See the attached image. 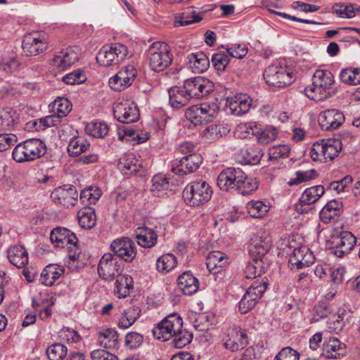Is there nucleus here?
Instances as JSON below:
<instances>
[{
    "instance_id": "nucleus-1",
    "label": "nucleus",
    "mask_w": 360,
    "mask_h": 360,
    "mask_svg": "<svg viewBox=\"0 0 360 360\" xmlns=\"http://www.w3.org/2000/svg\"><path fill=\"white\" fill-rule=\"evenodd\" d=\"M152 332L155 338L162 342L172 339V344L179 349L188 345L193 339V334L183 328V320L176 313L166 316L154 327Z\"/></svg>"
},
{
    "instance_id": "nucleus-2",
    "label": "nucleus",
    "mask_w": 360,
    "mask_h": 360,
    "mask_svg": "<svg viewBox=\"0 0 360 360\" xmlns=\"http://www.w3.org/2000/svg\"><path fill=\"white\" fill-rule=\"evenodd\" d=\"M334 82V77L330 71L316 70L313 75L312 84L304 89L305 94L315 101L328 98L331 96L330 90Z\"/></svg>"
},
{
    "instance_id": "nucleus-3",
    "label": "nucleus",
    "mask_w": 360,
    "mask_h": 360,
    "mask_svg": "<svg viewBox=\"0 0 360 360\" xmlns=\"http://www.w3.org/2000/svg\"><path fill=\"white\" fill-rule=\"evenodd\" d=\"M46 146L39 139H30L18 143L13 149L12 156L17 162L34 161L44 156Z\"/></svg>"
},
{
    "instance_id": "nucleus-4",
    "label": "nucleus",
    "mask_w": 360,
    "mask_h": 360,
    "mask_svg": "<svg viewBox=\"0 0 360 360\" xmlns=\"http://www.w3.org/2000/svg\"><path fill=\"white\" fill-rule=\"evenodd\" d=\"M347 138L322 139L314 143L310 150V156L314 161L327 162L333 160L342 150Z\"/></svg>"
},
{
    "instance_id": "nucleus-5",
    "label": "nucleus",
    "mask_w": 360,
    "mask_h": 360,
    "mask_svg": "<svg viewBox=\"0 0 360 360\" xmlns=\"http://www.w3.org/2000/svg\"><path fill=\"white\" fill-rule=\"evenodd\" d=\"M212 195L211 186L204 180H195L189 183L183 191L185 202L193 207L200 206L208 202Z\"/></svg>"
},
{
    "instance_id": "nucleus-6",
    "label": "nucleus",
    "mask_w": 360,
    "mask_h": 360,
    "mask_svg": "<svg viewBox=\"0 0 360 360\" xmlns=\"http://www.w3.org/2000/svg\"><path fill=\"white\" fill-rule=\"evenodd\" d=\"M50 239L57 247L67 248L69 259L77 261L79 259L81 252L77 246L78 239L74 233L65 228L58 227L51 231Z\"/></svg>"
},
{
    "instance_id": "nucleus-7",
    "label": "nucleus",
    "mask_w": 360,
    "mask_h": 360,
    "mask_svg": "<svg viewBox=\"0 0 360 360\" xmlns=\"http://www.w3.org/2000/svg\"><path fill=\"white\" fill-rule=\"evenodd\" d=\"M128 53V48L124 44L120 43L106 44L98 51L96 60L102 66L115 65L122 62Z\"/></svg>"
},
{
    "instance_id": "nucleus-8",
    "label": "nucleus",
    "mask_w": 360,
    "mask_h": 360,
    "mask_svg": "<svg viewBox=\"0 0 360 360\" xmlns=\"http://www.w3.org/2000/svg\"><path fill=\"white\" fill-rule=\"evenodd\" d=\"M150 68L155 72L164 70L172 62V57L166 43L156 41L148 50Z\"/></svg>"
},
{
    "instance_id": "nucleus-9",
    "label": "nucleus",
    "mask_w": 360,
    "mask_h": 360,
    "mask_svg": "<svg viewBox=\"0 0 360 360\" xmlns=\"http://www.w3.org/2000/svg\"><path fill=\"white\" fill-rule=\"evenodd\" d=\"M124 265L118 257L111 253H105L98 265V274L103 280L111 281L123 271Z\"/></svg>"
},
{
    "instance_id": "nucleus-10",
    "label": "nucleus",
    "mask_w": 360,
    "mask_h": 360,
    "mask_svg": "<svg viewBox=\"0 0 360 360\" xmlns=\"http://www.w3.org/2000/svg\"><path fill=\"white\" fill-rule=\"evenodd\" d=\"M264 78L267 84L276 87H284L294 81V76L286 68L271 65L266 68Z\"/></svg>"
},
{
    "instance_id": "nucleus-11",
    "label": "nucleus",
    "mask_w": 360,
    "mask_h": 360,
    "mask_svg": "<svg viewBox=\"0 0 360 360\" xmlns=\"http://www.w3.org/2000/svg\"><path fill=\"white\" fill-rule=\"evenodd\" d=\"M266 288L267 283L266 281H254L239 302V311L242 314H246L253 309Z\"/></svg>"
},
{
    "instance_id": "nucleus-12",
    "label": "nucleus",
    "mask_w": 360,
    "mask_h": 360,
    "mask_svg": "<svg viewBox=\"0 0 360 360\" xmlns=\"http://www.w3.org/2000/svg\"><path fill=\"white\" fill-rule=\"evenodd\" d=\"M356 243V237L349 231H342L331 238L330 251L334 255L342 257L348 254Z\"/></svg>"
},
{
    "instance_id": "nucleus-13",
    "label": "nucleus",
    "mask_w": 360,
    "mask_h": 360,
    "mask_svg": "<svg viewBox=\"0 0 360 360\" xmlns=\"http://www.w3.org/2000/svg\"><path fill=\"white\" fill-rule=\"evenodd\" d=\"M183 86L190 98H202L208 95L214 89V84L203 77H195L184 81Z\"/></svg>"
},
{
    "instance_id": "nucleus-14",
    "label": "nucleus",
    "mask_w": 360,
    "mask_h": 360,
    "mask_svg": "<svg viewBox=\"0 0 360 360\" xmlns=\"http://www.w3.org/2000/svg\"><path fill=\"white\" fill-rule=\"evenodd\" d=\"M137 77V70L132 65H126L109 79L111 89L121 91L132 85Z\"/></svg>"
},
{
    "instance_id": "nucleus-15",
    "label": "nucleus",
    "mask_w": 360,
    "mask_h": 360,
    "mask_svg": "<svg viewBox=\"0 0 360 360\" xmlns=\"http://www.w3.org/2000/svg\"><path fill=\"white\" fill-rule=\"evenodd\" d=\"M48 44L44 34L32 33L24 37L22 48L27 56H33L45 51L48 48Z\"/></svg>"
},
{
    "instance_id": "nucleus-16",
    "label": "nucleus",
    "mask_w": 360,
    "mask_h": 360,
    "mask_svg": "<svg viewBox=\"0 0 360 360\" xmlns=\"http://www.w3.org/2000/svg\"><path fill=\"white\" fill-rule=\"evenodd\" d=\"M113 115L117 121L126 124L138 121L140 115L136 105L129 101L115 103Z\"/></svg>"
},
{
    "instance_id": "nucleus-17",
    "label": "nucleus",
    "mask_w": 360,
    "mask_h": 360,
    "mask_svg": "<svg viewBox=\"0 0 360 360\" xmlns=\"http://www.w3.org/2000/svg\"><path fill=\"white\" fill-rule=\"evenodd\" d=\"M51 197L56 204L68 208L77 204L78 192L74 186L66 184L55 188Z\"/></svg>"
},
{
    "instance_id": "nucleus-18",
    "label": "nucleus",
    "mask_w": 360,
    "mask_h": 360,
    "mask_svg": "<svg viewBox=\"0 0 360 360\" xmlns=\"http://www.w3.org/2000/svg\"><path fill=\"white\" fill-rule=\"evenodd\" d=\"M114 255L120 259L131 262L136 255V247L133 240L129 238L115 240L110 245Z\"/></svg>"
},
{
    "instance_id": "nucleus-19",
    "label": "nucleus",
    "mask_w": 360,
    "mask_h": 360,
    "mask_svg": "<svg viewBox=\"0 0 360 360\" xmlns=\"http://www.w3.org/2000/svg\"><path fill=\"white\" fill-rule=\"evenodd\" d=\"M325 189L321 185L307 188L302 193L299 202L295 204V210L300 214L308 212L311 208L310 205L316 202L324 194Z\"/></svg>"
},
{
    "instance_id": "nucleus-20",
    "label": "nucleus",
    "mask_w": 360,
    "mask_h": 360,
    "mask_svg": "<svg viewBox=\"0 0 360 360\" xmlns=\"http://www.w3.org/2000/svg\"><path fill=\"white\" fill-rule=\"evenodd\" d=\"M202 162V158L198 153H191L173 162L172 172L179 176H184L195 172Z\"/></svg>"
},
{
    "instance_id": "nucleus-21",
    "label": "nucleus",
    "mask_w": 360,
    "mask_h": 360,
    "mask_svg": "<svg viewBox=\"0 0 360 360\" xmlns=\"http://www.w3.org/2000/svg\"><path fill=\"white\" fill-rule=\"evenodd\" d=\"M248 344V337L246 333L236 326L228 330L227 335L224 339V347L231 352L243 349Z\"/></svg>"
},
{
    "instance_id": "nucleus-22",
    "label": "nucleus",
    "mask_w": 360,
    "mask_h": 360,
    "mask_svg": "<svg viewBox=\"0 0 360 360\" xmlns=\"http://www.w3.org/2000/svg\"><path fill=\"white\" fill-rule=\"evenodd\" d=\"M344 121L343 113L338 109H328L322 111L319 115V124L326 131L338 129Z\"/></svg>"
},
{
    "instance_id": "nucleus-23",
    "label": "nucleus",
    "mask_w": 360,
    "mask_h": 360,
    "mask_svg": "<svg viewBox=\"0 0 360 360\" xmlns=\"http://www.w3.org/2000/svg\"><path fill=\"white\" fill-rule=\"evenodd\" d=\"M78 59L79 53L72 48H68L55 55L50 64L60 70H65L74 65Z\"/></svg>"
},
{
    "instance_id": "nucleus-24",
    "label": "nucleus",
    "mask_w": 360,
    "mask_h": 360,
    "mask_svg": "<svg viewBox=\"0 0 360 360\" xmlns=\"http://www.w3.org/2000/svg\"><path fill=\"white\" fill-rule=\"evenodd\" d=\"M315 260L313 252L306 246L295 248L289 258V263L297 269H303L312 264Z\"/></svg>"
},
{
    "instance_id": "nucleus-25",
    "label": "nucleus",
    "mask_w": 360,
    "mask_h": 360,
    "mask_svg": "<svg viewBox=\"0 0 360 360\" xmlns=\"http://www.w3.org/2000/svg\"><path fill=\"white\" fill-rule=\"evenodd\" d=\"M252 104V101L250 96L246 94H238L228 98L226 107L232 114L241 115L249 111Z\"/></svg>"
},
{
    "instance_id": "nucleus-26",
    "label": "nucleus",
    "mask_w": 360,
    "mask_h": 360,
    "mask_svg": "<svg viewBox=\"0 0 360 360\" xmlns=\"http://www.w3.org/2000/svg\"><path fill=\"white\" fill-rule=\"evenodd\" d=\"M228 257L222 252L213 251L209 253L206 265L208 271L217 274L222 271V270L228 265Z\"/></svg>"
},
{
    "instance_id": "nucleus-27",
    "label": "nucleus",
    "mask_w": 360,
    "mask_h": 360,
    "mask_svg": "<svg viewBox=\"0 0 360 360\" xmlns=\"http://www.w3.org/2000/svg\"><path fill=\"white\" fill-rule=\"evenodd\" d=\"M346 345L337 338H330L323 345L322 354L328 359H337L345 353Z\"/></svg>"
},
{
    "instance_id": "nucleus-28",
    "label": "nucleus",
    "mask_w": 360,
    "mask_h": 360,
    "mask_svg": "<svg viewBox=\"0 0 360 360\" xmlns=\"http://www.w3.org/2000/svg\"><path fill=\"white\" fill-rule=\"evenodd\" d=\"M179 288L184 295H192L197 292L199 288V282L191 271H185L181 274L177 280Z\"/></svg>"
},
{
    "instance_id": "nucleus-29",
    "label": "nucleus",
    "mask_w": 360,
    "mask_h": 360,
    "mask_svg": "<svg viewBox=\"0 0 360 360\" xmlns=\"http://www.w3.org/2000/svg\"><path fill=\"white\" fill-rule=\"evenodd\" d=\"M169 104L173 108H181L191 99L184 86H172L168 90Z\"/></svg>"
},
{
    "instance_id": "nucleus-30",
    "label": "nucleus",
    "mask_w": 360,
    "mask_h": 360,
    "mask_svg": "<svg viewBox=\"0 0 360 360\" xmlns=\"http://www.w3.org/2000/svg\"><path fill=\"white\" fill-rule=\"evenodd\" d=\"M187 59L189 68L195 73L203 72L210 66L208 57L201 51L188 54Z\"/></svg>"
},
{
    "instance_id": "nucleus-31",
    "label": "nucleus",
    "mask_w": 360,
    "mask_h": 360,
    "mask_svg": "<svg viewBox=\"0 0 360 360\" xmlns=\"http://www.w3.org/2000/svg\"><path fill=\"white\" fill-rule=\"evenodd\" d=\"M115 279V294L118 298H125L130 294V290L134 288L133 278L128 274H122V273Z\"/></svg>"
},
{
    "instance_id": "nucleus-32",
    "label": "nucleus",
    "mask_w": 360,
    "mask_h": 360,
    "mask_svg": "<svg viewBox=\"0 0 360 360\" xmlns=\"http://www.w3.org/2000/svg\"><path fill=\"white\" fill-rule=\"evenodd\" d=\"M10 262L18 268H22L28 262V253L23 246L17 245L8 250Z\"/></svg>"
},
{
    "instance_id": "nucleus-33",
    "label": "nucleus",
    "mask_w": 360,
    "mask_h": 360,
    "mask_svg": "<svg viewBox=\"0 0 360 360\" xmlns=\"http://www.w3.org/2000/svg\"><path fill=\"white\" fill-rule=\"evenodd\" d=\"M64 273V268L57 264H49L42 271L40 281L42 284L51 286Z\"/></svg>"
},
{
    "instance_id": "nucleus-34",
    "label": "nucleus",
    "mask_w": 360,
    "mask_h": 360,
    "mask_svg": "<svg viewBox=\"0 0 360 360\" xmlns=\"http://www.w3.org/2000/svg\"><path fill=\"white\" fill-rule=\"evenodd\" d=\"M137 243L143 248H150L155 245L158 240L157 233L148 227H139L136 231Z\"/></svg>"
},
{
    "instance_id": "nucleus-35",
    "label": "nucleus",
    "mask_w": 360,
    "mask_h": 360,
    "mask_svg": "<svg viewBox=\"0 0 360 360\" xmlns=\"http://www.w3.org/2000/svg\"><path fill=\"white\" fill-rule=\"evenodd\" d=\"M90 147V143L83 136H74L70 139L68 146V153L71 157H76L86 152Z\"/></svg>"
},
{
    "instance_id": "nucleus-36",
    "label": "nucleus",
    "mask_w": 360,
    "mask_h": 360,
    "mask_svg": "<svg viewBox=\"0 0 360 360\" xmlns=\"http://www.w3.org/2000/svg\"><path fill=\"white\" fill-rule=\"evenodd\" d=\"M77 219L80 226L85 229H91L96 224L95 211L90 207L81 209L77 213Z\"/></svg>"
},
{
    "instance_id": "nucleus-37",
    "label": "nucleus",
    "mask_w": 360,
    "mask_h": 360,
    "mask_svg": "<svg viewBox=\"0 0 360 360\" xmlns=\"http://www.w3.org/2000/svg\"><path fill=\"white\" fill-rule=\"evenodd\" d=\"M177 259L172 254H165L156 261V269L161 274H167L176 266Z\"/></svg>"
},
{
    "instance_id": "nucleus-38",
    "label": "nucleus",
    "mask_w": 360,
    "mask_h": 360,
    "mask_svg": "<svg viewBox=\"0 0 360 360\" xmlns=\"http://www.w3.org/2000/svg\"><path fill=\"white\" fill-rule=\"evenodd\" d=\"M175 18L174 26L176 27L185 26L192 23L198 22L202 19V18L200 16L192 7L188 8L181 15L178 17L176 16Z\"/></svg>"
},
{
    "instance_id": "nucleus-39",
    "label": "nucleus",
    "mask_w": 360,
    "mask_h": 360,
    "mask_svg": "<svg viewBox=\"0 0 360 360\" xmlns=\"http://www.w3.org/2000/svg\"><path fill=\"white\" fill-rule=\"evenodd\" d=\"M169 189L170 184L165 175L160 174L153 177L150 191L155 195H162Z\"/></svg>"
},
{
    "instance_id": "nucleus-40",
    "label": "nucleus",
    "mask_w": 360,
    "mask_h": 360,
    "mask_svg": "<svg viewBox=\"0 0 360 360\" xmlns=\"http://www.w3.org/2000/svg\"><path fill=\"white\" fill-rule=\"evenodd\" d=\"M342 212V203L336 200L330 201L322 209L320 212L321 219L326 222L338 216Z\"/></svg>"
},
{
    "instance_id": "nucleus-41",
    "label": "nucleus",
    "mask_w": 360,
    "mask_h": 360,
    "mask_svg": "<svg viewBox=\"0 0 360 360\" xmlns=\"http://www.w3.org/2000/svg\"><path fill=\"white\" fill-rule=\"evenodd\" d=\"M198 111L202 124L213 120L218 115V107L215 103H202L198 105Z\"/></svg>"
},
{
    "instance_id": "nucleus-42",
    "label": "nucleus",
    "mask_w": 360,
    "mask_h": 360,
    "mask_svg": "<svg viewBox=\"0 0 360 360\" xmlns=\"http://www.w3.org/2000/svg\"><path fill=\"white\" fill-rule=\"evenodd\" d=\"M233 167H228L223 169L218 175L217 179V184L218 187L225 191H230L233 190L232 186V175Z\"/></svg>"
},
{
    "instance_id": "nucleus-43",
    "label": "nucleus",
    "mask_w": 360,
    "mask_h": 360,
    "mask_svg": "<svg viewBox=\"0 0 360 360\" xmlns=\"http://www.w3.org/2000/svg\"><path fill=\"white\" fill-rule=\"evenodd\" d=\"M100 345L105 348H116L118 345V336L115 330L107 329L99 334Z\"/></svg>"
},
{
    "instance_id": "nucleus-44",
    "label": "nucleus",
    "mask_w": 360,
    "mask_h": 360,
    "mask_svg": "<svg viewBox=\"0 0 360 360\" xmlns=\"http://www.w3.org/2000/svg\"><path fill=\"white\" fill-rule=\"evenodd\" d=\"M101 195V191L98 188L89 187L81 191L79 199L83 205H87L95 204Z\"/></svg>"
},
{
    "instance_id": "nucleus-45",
    "label": "nucleus",
    "mask_w": 360,
    "mask_h": 360,
    "mask_svg": "<svg viewBox=\"0 0 360 360\" xmlns=\"http://www.w3.org/2000/svg\"><path fill=\"white\" fill-rule=\"evenodd\" d=\"M246 208L249 214L254 218L263 217L269 210V206L259 200L249 202Z\"/></svg>"
},
{
    "instance_id": "nucleus-46",
    "label": "nucleus",
    "mask_w": 360,
    "mask_h": 360,
    "mask_svg": "<svg viewBox=\"0 0 360 360\" xmlns=\"http://www.w3.org/2000/svg\"><path fill=\"white\" fill-rule=\"evenodd\" d=\"M86 131L96 138H103L109 132V127L105 122H90L86 126Z\"/></svg>"
},
{
    "instance_id": "nucleus-47",
    "label": "nucleus",
    "mask_w": 360,
    "mask_h": 360,
    "mask_svg": "<svg viewBox=\"0 0 360 360\" xmlns=\"http://www.w3.org/2000/svg\"><path fill=\"white\" fill-rule=\"evenodd\" d=\"M15 112L9 108L0 109V131L9 130L14 125Z\"/></svg>"
},
{
    "instance_id": "nucleus-48",
    "label": "nucleus",
    "mask_w": 360,
    "mask_h": 360,
    "mask_svg": "<svg viewBox=\"0 0 360 360\" xmlns=\"http://www.w3.org/2000/svg\"><path fill=\"white\" fill-rule=\"evenodd\" d=\"M263 262L259 259H253L245 267V274L248 278H255L264 273Z\"/></svg>"
},
{
    "instance_id": "nucleus-49",
    "label": "nucleus",
    "mask_w": 360,
    "mask_h": 360,
    "mask_svg": "<svg viewBox=\"0 0 360 360\" xmlns=\"http://www.w3.org/2000/svg\"><path fill=\"white\" fill-rule=\"evenodd\" d=\"M67 353L68 348L60 343H53L46 349V354L50 360H62Z\"/></svg>"
},
{
    "instance_id": "nucleus-50",
    "label": "nucleus",
    "mask_w": 360,
    "mask_h": 360,
    "mask_svg": "<svg viewBox=\"0 0 360 360\" xmlns=\"http://www.w3.org/2000/svg\"><path fill=\"white\" fill-rule=\"evenodd\" d=\"M138 316V310L134 307H130L129 309L125 310L124 314L119 320V328L122 329H127L129 328L136 321Z\"/></svg>"
},
{
    "instance_id": "nucleus-51",
    "label": "nucleus",
    "mask_w": 360,
    "mask_h": 360,
    "mask_svg": "<svg viewBox=\"0 0 360 360\" xmlns=\"http://www.w3.org/2000/svg\"><path fill=\"white\" fill-rule=\"evenodd\" d=\"M52 108L54 113L58 114L59 117H64L70 112L72 104L68 98H58L54 101Z\"/></svg>"
},
{
    "instance_id": "nucleus-52",
    "label": "nucleus",
    "mask_w": 360,
    "mask_h": 360,
    "mask_svg": "<svg viewBox=\"0 0 360 360\" xmlns=\"http://www.w3.org/2000/svg\"><path fill=\"white\" fill-rule=\"evenodd\" d=\"M243 153L246 162L250 165L259 163L264 155L262 149L257 146L248 147Z\"/></svg>"
},
{
    "instance_id": "nucleus-53",
    "label": "nucleus",
    "mask_w": 360,
    "mask_h": 360,
    "mask_svg": "<svg viewBox=\"0 0 360 360\" xmlns=\"http://www.w3.org/2000/svg\"><path fill=\"white\" fill-rule=\"evenodd\" d=\"M243 178L239 184L238 193L245 195L251 193L258 188V184L255 179L248 176L245 172L243 173Z\"/></svg>"
},
{
    "instance_id": "nucleus-54",
    "label": "nucleus",
    "mask_w": 360,
    "mask_h": 360,
    "mask_svg": "<svg viewBox=\"0 0 360 360\" xmlns=\"http://www.w3.org/2000/svg\"><path fill=\"white\" fill-rule=\"evenodd\" d=\"M290 148L287 144L274 146L269 150L268 155L270 160H278L288 157Z\"/></svg>"
},
{
    "instance_id": "nucleus-55",
    "label": "nucleus",
    "mask_w": 360,
    "mask_h": 360,
    "mask_svg": "<svg viewBox=\"0 0 360 360\" xmlns=\"http://www.w3.org/2000/svg\"><path fill=\"white\" fill-rule=\"evenodd\" d=\"M316 172L314 169L307 171H297L295 177L291 178L288 182L289 186H296L301 183L314 179L316 176Z\"/></svg>"
},
{
    "instance_id": "nucleus-56",
    "label": "nucleus",
    "mask_w": 360,
    "mask_h": 360,
    "mask_svg": "<svg viewBox=\"0 0 360 360\" xmlns=\"http://www.w3.org/2000/svg\"><path fill=\"white\" fill-rule=\"evenodd\" d=\"M256 136L259 143L269 144L276 139L278 131L274 127H266L261 131H257Z\"/></svg>"
},
{
    "instance_id": "nucleus-57",
    "label": "nucleus",
    "mask_w": 360,
    "mask_h": 360,
    "mask_svg": "<svg viewBox=\"0 0 360 360\" xmlns=\"http://www.w3.org/2000/svg\"><path fill=\"white\" fill-rule=\"evenodd\" d=\"M212 62L217 71H223L229 63V56L224 52L214 53Z\"/></svg>"
},
{
    "instance_id": "nucleus-58",
    "label": "nucleus",
    "mask_w": 360,
    "mask_h": 360,
    "mask_svg": "<svg viewBox=\"0 0 360 360\" xmlns=\"http://www.w3.org/2000/svg\"><path fill=\"white\" fill-rule=\"evenodd\" d=\"M334 12L340 18H352L354 14V7L353 4H336L333 6Z\"/></svg>"
},
{
    "instance_id": "nucleus-59",
    "label": "nucleus",
    "mask_w": 360,
    "mask_h": 360,
    "mask_svg": "<svg viewBox=\"0 0 360 360\" xmlns=\"http://www.w3.org/2000/svg\"><path fill=\"white\" fill-rule=\"evenodd\" d=\"M224 128L220 125L211 124L205 128L203 131V136L205 139L213 141L219 139L222 136Z\"/></svg>"
},
{
    "instance_id": "nucleus-60",
    "label": "nucleus",
    "mask_w": 360,
    "mask_h": 360,
    "mask_svg": "<svg viewBox=\"0 0 360 360\" xmlns=\"http://www.w3.org/2000/svg\"><path fill=\"white\" fill-rule=\"evenodd\" d=\"M300 354L290 347L283 348L275 356L274 360H299Z\"/></svg>"
},
{
    "instance_id": "nucleus-61",
    "label": "nucleus",
    "mask_w": 360,
    "mask_h": 360,
    "mask_svg": "<svg viewBox=\"0 0 360 360\" xmlns=\"http://www.w3.org/2000/svg\"><path fill=\"white\" fill-rule=\"evenodd\" d=\"M20 65V63L16 58H6L0 61V70L11 72L17 70Z\"/></svg>"
},
{
    "instance_id": "nucleus-62",
    "label": "nucleus",
    "mask_w": 360,
    "mask_h": 360,
    "mask_svg": "<svg viewBox=\"0 0 360 360\" xmlns=\"http://www.w3.org/2000/svg\"><path fill=\"white\" fill-rule=\"evenodd\" d=\"M143 336L136 332L128 333L125 336V345L131 349L139 347L143 342Z\"/></svg>"
},
{
    "instance_id": "nucleus-63",
    "label": "nucleus",
    "mask_w": 360,
    "mask_h": 360,
    "mask_svg": "<svg viewBox=\"0 0 360 360\" xmlns=\"http://www.w3.org/2000/svg\"><path fill=\"white\" fill-rule=\"evenodd\" d=\"M353 179L351 176H346L340 181H333L330 184V189L337 191L338 193L347 191L349 185Z\"/></svg>"
},
{
    "instance_id": "nucleus-64",
    "label": "nucleus",
    "mask_w": 360,
    "mask_h": 360,
    "mask_svg": "<svg viewBox=\"0 0 360 360\" xmlns=\"http://www.w3.org/2000/svg\"><path fill=\"white\" fill-rule=\"evenodd\" d=\"M92 360H119L117 356L105 349H94L91 352Z\"/></svg>"
}]
</instances>
